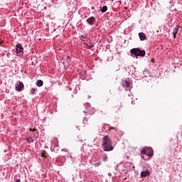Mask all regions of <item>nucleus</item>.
I'll list each match as a JSON object with an SVG mask.
<instances>
[{
  "instance_id": "nucleus-19",
  "label": "nucleus",
  "mask_w": 182,
  "mask_h": 182,
  "mask_svg": "<svg viewBox=\"0 0 182 182\" xmlns=\"http://www.w3.org/2000/svg\"><path fill=\"white\" fill-rule=\"evenodd\" d=\"M29 130H30V131H31V130H33V132H36V129H35V128H34L33 129H32V128H30Z\"/></svg>"
},
{
  "instance_id": "nucleus-1",
  "label": "nucleus",
  "mask_w": 182,
  "mask_h": 182,
  "mask_svg": "<svg viewBox=\"0 0 182 182\" xmlns=\"http://www.w3.org/2000/svg\"><path fill=\"white\" fill-rule=\"evenodd\" d=\"M103 142L102 147L104 151H112L113 150V146H112V139L109 136L105 135L103 139Z\"/></svg>"
},
{
  "instance_id": "nucleus-7",
  "label": "nucleus",
  "mask_w": 182,
  "mask_h": 182,
  "mask_svg": "<svg viewBox=\"0 0 182 182\" xmlns=\"http://www.w3.org/2000/svg\"><path fill=\"white\" fill-rule=\"evenodd\" d=\"M178 29H180V26L178 25H176V28H173V35L174 39H176V36L178 33Z\"/></svg>"
},
{
  "instance_id": "nucleus-10",
  "label": "nucleus",
  "mask_w": 182,
  "mask_h": 182,
  "mask_svg": "<svg viewBox=\"0 0 182 182\" xmlns=\"http://www.w3.org/2000/svg\"><path fill=\"white\" fill-rule=\"evenodd\" d=\"M123 87H129L130 86V82L127 80H124L122 84Z\"/></svg>"
},
{
  "instance_id": "nucleus-4",
  "label": "nucleus",
  "mask_w": 182,
  "mask_h": 182,
  "mask_svg": "<svg viewBox=\"0 0 182 182\" xmlns=\"http://www.w3.org/2000/svg\"><path fill=\"white\" fill-rule=\"evenodd\" d=\"M24 87L23 82L18 81L16 85V90L18 92H21L22 89Z\"/></svg>"
},
{
  "instance_id": "nucleus-14",
  "label": "nucleus",
  "mask_w": 182,
  "mask_h": 182,
  "mask_svg": "<svg viewBox=\"0 0 182 182\" xmlns=\"http://www.w3.org/2000/svg\"><path fill=\"white\" fill-rule=\"evenodd\" d=\"M46 154H48V153H46V151H43L41 153V157H44L45 159H46Z\"/></svg>"
},
{
  "instance_id": "nucleus-9",
  "label": "nucleus",
  "mask_w": 182,
  "mask_h": 182,
  "mask_svg": "<svg viewBox=\"0 0 182 182\" xmlns=\"http://www.w3.org/2000/svg\"><path fill=\"white\" fill-rule=\"evenodd\" d=\"M139 36L140 41L146 40V34L144 33H139Z\"/></svg>"
},
{
  "instance_id": "nucleus-2",
  "label": "nucleus",
  "mask_w": 182,
  "mask_h": 182,
  "mask_svg": "<svg viewBox=\"0 0 182 182\" xmlns=\"http://www.w3.org/2000/svg\"><path fill=\"white\" fill-rule=\"evenodd\" d=\"M141 156H148L151 159L154 156V151L151 149V147L144 148L141 151Z\"/></svg>"
},
{
  "instance_id": "nucleus-22",
  "label": "nucleus",
  "mask_w": 182,
  "mask_h": 182,
  "mask_svg": "<svg viewBox=\"0 0 182 182\" xmlns=\"http://www.w3.org/2000/svg\"><path fill=\"white\" fill-rule=\"evenodd\" d=\"M141 159H144V156H141Z\"/></svg>"
},
{
  "instance_id": "nucleus-18",
  "label": "nucleus",
  "mask_w": 182,
  "mask_h": 182,
  "mask_svg": "<svg viewBox=\"0 0 182 182\" xmlns=\"http://www.w3.org/2000/svg\"><path fill=\"white\" fill-rule=\"evenodd\" d=\"M103 161H107V156H105L104 158H103Z\"/></svg>"
},
{
  "instance_id": "nucleus-8",
  "label": "nucleus",
  "mask_w": 182,
  "mask_h": 182,
  "mask_svg": "<svg viewBox=\"0 0 182 182\" xmlns=\"http://www.w3.org/2000/svg\"><path fill=\"white\" fill-rule=\"evenodd\" d=\"M147 176H150V171H144L141 173V177H147Z\"/></svg>"
},
{
  "instance_id": "nucleus-23",
  "label": "nucleus",
  "mask_w": 182,
  "mask_h": 182,
  "mask_svg": "<svg viewBox=\"0 0 182 182\" xmlns=\"http://www.w3.org/2000/svg\"><path fill=\"white\" fill-rule=\"evenodd\" d=\"M97 164H98V166H99V165L100 164V162H99Z\"/></svg>"
},
{
  "instance_id": "nucleus-21",
  "label": "nucleus",
  "mask_w": 182,
  "mask_h": 182,
  "mask_svg": "<svg viewBox=\"0 0 182 182\" xmlns=\"http://www.w3.org/2000/svg\"><path fill=\"white\" fill-rule=\"evenodd\" d=\"M16 182H21V179H17Z\"/></svg>"
},
{
  "instance_id": "nucleus-5",
  "label": "nucleus",
  "mask_w": 182,
  "mask_h": 182,
  "mask_svg": "<svg viewBox=\"0 0 182 182\" xmlns=\"http://www.w3.org/2000/svg\"><path fill=\"white\" fill-rule=\"evenodd\" d=\"M23 52V47H22V45L18 43L16 47V53H21Z\"/></svg>"
},
{
  "instance_id": "nucleus-3",
  "label": "nucleus",
  "mask_w": 182,
  "mask_h": 182,
  "mask_svg": "<svg viewBox=\"0 0 182 182\" xmlns=\"http://www.w3.org/2000/svg\"><path fill=\"white\" fill-rule=\"evenodd\" d=\"M132 55H134V56H145L146 51L144 50H140V48H133L131 50Z\"/></svg>"
},
{
  "instance_id": "nucleus-15",
  "label": "nucleus",
  "mask_w": 182,
  "mask_h": 182,
  "mask_svg": "<svg viewBox=\"0 0 182 182\" xmlns=\"http://www.w3.org/2000/svg\"><path fill=\"white\" fill-rule=\"evenodd\" d=\"M34 137L38 138L39 137V132H36L34 133Z\"/></svg>"
},
{
  "instance_id": "nucleus-16",
  "label": "nucleus",
  "mask_w": 182,
  "mask_h": 182,
  "mask_svg": "<svg viewBox=\"0 0 182 182\" xmlns=\"http://www.w3.org/2000/svg\"><path fill=\"white\" fill-rule=\"evenodd\" d=\"M36 92V90L35 88L31 89V95H35Z\"/></svg>"
},
{
  "instance_id": "nucleus-12",
  "label": "nucleus",
  "mask_w": 182,
  "mask_h": 182,
  "mask_svg": "<svg viewBox=\"0 0 182 182\" xmlns=\"http://www.w3.org/2000/svg\"><path fill=\"white\" fill-rule=\"evenodd\" d=\"M101 12L105 13L106 11H107V7L106 6H103L102 9H100Z\"/></svg>"
},
{
  "instance_id": "nucleus-6",
  "label": "nucleus",
  "mask_w": 182,
  "mask_h": 182,
  "mask_svg": "<svg viewBox=\"0 0 182 182\" xmlns=\"http://www.w3.org/2000/svg\"><path fill=\"white\" fill-rule=\"evenodd\" d=\"M87 23H89V25H93L95 22H96V18H95V17L93 16L90 17L89 18L87 19Z\"/></svg>"
},
{
  "instance_id": "nucleus-13",
  "label": "nucleus",
  "mask_w": 182,
  "mask_h": 182,
  "mask_svg": "<svg viewBox=\"0 0 182 182\" xmlns=\"http://www.w3.org/2000/svg\"><path fill=\"white\" fill-rule=\"evenodd\" d=\"M26 140H27L28 143H33V139H32V137H27Z\"/></svg>"
},
{
  "instance_id": "nucleus-11",
  "label": "nucleus",
  "mask_w": 182,
  "mask_h": 182,
  "mask_svg": "<svg viewBox=\"0 0 182 182\" xmlns=\"http://www.w3.org/2000/svg\"><path fill=\"white\" fill-rule=\"evenodd\" d=\"M36 85L38 87H41V86H43V81H42L41 80H38L36 82Z\"/></svg>"
},
{
  "instance_id": "nucleus-20",
  "label": "nucleus",
  "mask_w": 182,
  "mask_h": 182,
  "mask_svg": "<svg viewBox=\"0 0 182 182\" xmlns=\"http://www.w3.org/2000/svg\"><path fill=\"white\" fill-rule=\"evenodd\" d=\"M151 62L152 63H154V58H151Z\"/></svg>"
},
{
  "instance_id": "nucleus-17",
  "label": "nucleus",
  "mask_w": 182,
  "mask_h": 182,
  "mask_svg": "<svg viewBox=\"0 0 182 182\" xmlns=\"http://www.w3.org/2000/svg\"><path fill=\"white\" fill-rule=\"evenodd\" d=\"M94 46H95V45L92 44L91 46H88L87 48V49H92V48H94Z\"/></svg>"
}]
</instances>
